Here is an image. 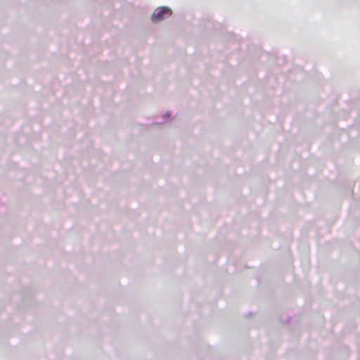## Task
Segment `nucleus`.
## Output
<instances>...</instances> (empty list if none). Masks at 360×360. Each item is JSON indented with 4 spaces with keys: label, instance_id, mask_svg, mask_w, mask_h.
I'll list each match as a JSON object with an SVG mask.
<instances>
[{
    "label": "nucleus",
    "instance_id": "obj_1",
    "mask_svg": "<svg viewBox=\"0 0 360 360\" xmlns=\"http://www.w3.org/2000/svg\"><path fill=\"white\" fill-rule=\"evenodd\" d=\"M172 14V10L166 6L157 8L152 15L153 21H161L169 18Z\"/></svg>",
    "mask_w": 360,
    "mask_h": 360
}]
</instances>
